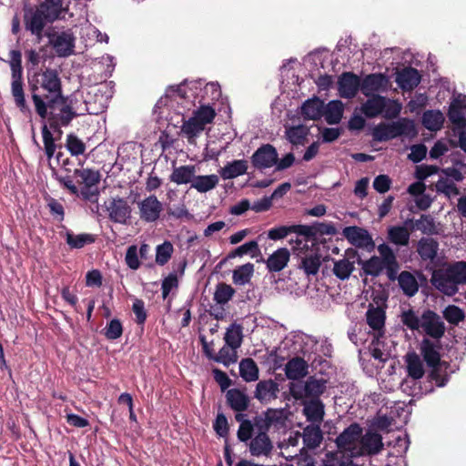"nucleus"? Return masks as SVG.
<instances>
[{
    "label": "nucleus",
    "mask_w": 466,
    "mask_h": 466,
    "mask_svg": "<svg viewBox=\"0 0 466 466\" xmlns=\"http://www.w3.org/2000/svg\"><path fill=\"white\" fill-rule=\"evenodd\" d=\"M27 84L35 113L42 120L46 119L48 109L67 105L57 69L45 67L28 74Z\"/></svg>",
    "instance_id": "1"
},
{
    "label": "nucleus",
    "mask_w": 466,
    "mask_h": 466,
    "mask_svg": "<svg viewBox=\"0 0 466 466\" xmlns=\"http://www.w3.org/2000/svg\"><path fill=\"white\" fill-rule=\"evenodd\" d=\"M66 11L63 0H44L35 7H26L23 15L25 29L39 43L44 37L46 26L63 19Z\"/></svg>",
    "instance_id": "2"
},
{
    "label": "nucleus",
    "mask_w": 466,
    "mask_h": 466,
    "mask_svg": "<svg viewBox=\"0 0 466 466\" xmlns=\"http://www.w3.org/2000/svg\"><path fill=\"white\" fill-rule=\"evenodd\" d=\"M401 323L410 330H422L429 337L440 340L445 334V324L441 317L435 311L427 309L420 312L412 308L402 310Z\"/></svg>",
    "instance_id": "3"
},
{
    "label": "nucleus",
    "mask_w": 466,
    "mask_h": 466,
    "mask_svg": "<svg viewBox=\"0 0 466 466\" xmlns=\"http://www.w3.org/2000/svg\"><path fill=\"white\" fill-rule=\"evenodd\" d=\"M431 284L439 291L447 296H453L458 292V285L466 283V262L457 261L444 269L432 272Z\"/></svg>",
    "instance_id": "4"
},
{
    "label": "nucleus",
    "mask_w": 466,
    "mask_h": 466,
    "mask_svg": "<svg viewBox=\"0 0 466 466\" xmlns=\"http://www.w3.org/2000/svg\"><path fill=\"white\" fill-rule=\"evenodd\" d=\"M9 66L11 69V93L17 108L26 116L32 115L28 106L23 83L22 53L20 50L13 49L9 52Z\"/></svg>",
    "instance_id": "5"
},
{
    "label": "nucleus",
    "mask_w": 466,
    "mask_h": 466,
    "mask_svg": "<svg viewBox=\"0 0 466 466\" xmlns=\"http://www.w3.org/2000/svg\"><path fill=\"white\" fill-rule=\"evenodd\" d=\"M415 126L412 120L401 118L391 123L381 122L372 129V137L375 141L385 142L400 136H414Z\"/></svg>",
    "instance_id": "6"
},
{
    "label": "nucleus",
    "mask_w": 466,
    "mask_h": 466,
    "mask_svg": "<svg viewBox=\"0 0 466 466\" xmlns=\"http://www.w3.org/2000/svg\"><path fill=\"white\" fill-rule=\"evenodd\" d=\"M47 46H51L58 57H68L75 53L76 36L71 29L56 32L53 27L44 30Z\"/></svg>",
    "instance_id": "7"
},
{
    "label": "nucleus",
    "mask_w": 466,
    "mask_h": 466,
    "mask_svg": "<svg viewBox=\"0 0 466 466\" xmlns=\"http://www.w3.org/2000/svg\"><path fill=\"white\" fill-rule=\"evenodd\" d=\"M76 116L77 113L67 104L48 109L45 121H48L50 128L60 137L63 133L61 128L67 127Z\"/></svg>",
    "instance_id": "8"
},
{
    "label": "nucleus",
    "mask_w": 466,
    "mask_h": 466,
    "mask_svg": "<svg viewBox=\"0 0 466 466\" xmlns=\"http://www.w3.org/2000/svg\"><path fill=\"white\" fill-rule=\"evenodd\" d=\"M390 247L382 243L378 246L379 256H372L367 260H362L359 258V265L361 266L363 274L366 276L379 277L385 267V253H389Z\"/></svg>",
    "instance_id": "9"
},
{
    "label": "nucleus",
    "mask_w": 466,
    "mask_h": 466,
    "mask_svg": "<svg viewBox=\"0 0 466 466\" xmlns=\"http://www.w3.org/2000/svg\"><path fill=\"white\" fill-rule=\"evenodd\" d=\"M342 235L355 248L370 251L375 247L370 234L363 228L358 226L346 227L342 230Z\"/></svg>",
    "instance_id": "10"
},
{
    "label": "nucleus",
    "mask_w": 466,
    "mask_h": 466,
    "mask_svg": "<svg viewBox=\"0 0 466 466\" xmlns=\"http://www.w3.org/2000/svg\"><path fill=\"white\" fill-rule=\"evenodd\" d=\"M250 160L258 170L270 168L278 162L277 149L270 144H264L252 154Z\"/></svg>",
    "instance_id": "11"
},
{
    "label": "nucleus",
    "mask_w": 466,
    "mask_h": 466,
    "mask_svg": "<svg viewBox=\"0 0 466 466\" xmlns=\"http://www.w3.org/2000/svg\"><path fill=\"white\" fill-rule=\"evenodd\" d=\"M362 432L363 430L359 423H351L336 438L335 442L338 449L349 453L353 452L350 446L360 440Z\"/></svg>",
    "instance_id": "12"
},
{
    "label": "nucleus",
    "mask_w": 466,
    "mask_h": 466,
    "mask_svg": "<svg viewBox=\"0 0 466 466\" xmlns=\"http://www.w3.org/2000/svg\"><path fill=\"white\" fill-rule=\"evenodd\" d=\"M360 89V78L352 72L342 73L338 80V91L342 98L351 99Z\"/></svg>",
    "instance_id": "13"
},
{
    "label": "nucleus",
    "mask_w": 466,
    "mask_h": 466,
    "mask_svg": "<svg viewBox=\"0 0 466 466\" xmlns=\"http://www.w3.org/2000/svg\"><path fill=\"white\" fill-rule=\"evenodd\" d=\"M106 209L109 219L115 223L125 225L131 216V208L122 198H113L106 206Z\"/></svg>",
    "instance_id": "14"
},
{
    "label": "nucleus",
    "mask_w": 466,
    "mask_h": 466,
    "mask_svg": "<svg viewBox=\"0 0 466 466\" xmlns=\"http://www.w3.org/2000/svg\"><path fill=\"white\" fill-rule=\"evenodd\" d=\"M389 84L388 76L381 73L367 75L360 80V91L365 96L375 95L374 92L383 91Z\"/></svg>",
    "instance_id": "15"
},
{
    "label": "nucleus",
    "mask_w": 466,
    "mask_h": 466,
    "mask_svg": "<svg viewBox=\"0 0 466 466\" xmlns=\"http://www.w3.org/2000/svg\"><path fill=\"white\" fill-rule=\"evenodd\" d=\"M140 218L146 222H155L159 218L162 204L155 195H151L138 203Z\"/></svg>",
    "instance_id": "16"
},
{
    "label": "nucleus",
    "mask_w": 466,
    "mask_h": 466,
    "mask_svg": "<svg viewBox=\"0 0 466 466\" xmlns=\"http://www.w3.org/2000/svg\"><path fill=\"white\" fill-rule=\"evenodd\" d=\"M279 391V384L273 380H264L258 382L254 391V398L260 403L268 404L277 399Z\"/></svg>",
    "instance_id": "17"
},
{
    "label": "nucleus",
    "mask_w": 466,
    "mask_h": 466,
    "mask_svg": "<svg viewBox=\"0 0 466 466\" xmlns=\"http://www.w3.org/2000/svg\"><path fill=\"white\" fill-rule=\"evenodd\" d=\"M248 448L252 456H268L273 450V444L268 433L258 432V434L249 441Z\"/></svg>",
    "instance_id": "18"
},
{
    "label": "nucleus",
    "mask_w": 466,
    "mask_h": 466,
    "mask_svg": "<svg viewBox=\"0 0 466 466\" xmlns=\"http://www.w3.org/2000/svg\"><path fill=\"white\" fill-rule=\"evenodd\" d=\"M420 75L416 68L405 67L396 75V83L402 90H412L420 83Z\"/></svg>",
    "instance_id": "19"
},
{
    "label": "nucleus",
    "mask_w": 466,
    "mask_h": 466,
    "mask_svg": "<svg viewBox=\"0 0 466 466\" xmlns=\"http://www.w3.org/2000/svg\"><path fill=\"white\" fill-rule=\"evenodd\" d=\"M360 444L365 453L368 455L379 454L383 450L382 436L372 431H367L361 435Z\"/></svg>",
    "instance_id": "20"
},
{
    "label": "nucleus",
    "mask_w": 466,
    "mask_h": 466,
    "mask_svg": "<svg viewBox=\"0 0 466 466\" xmlns=\"http://www.w3.org/2000/svg\"><path fill=\"white\" fill-rule=\"evenodd\" d=\"M440 348V343L436 344L428 338L422 339L420 350L427 366L438 365L442 361L439 352Z\"/></svg>",
    "instance_id": "21"
},
{
    "label": "nucleus",
    "mask_w": 466,
    "mask_h": 466,
    "mask_svg": "<svg viewBox=\"0 0 466 466\" xmlns=\"http://www.w3.org/2000/svg\"><path fill=\"white\" fill-rule=\"evenodd\" d=\"M309 373L307 361L300 357L289 360L285 366V374L289 380H299Z\"/></svg>",
    "instance_id": "22"
},
{
    "label": "nucleus",
    "mask_w": 466,
    "mask_h": 466,
    "mask_svg": "<svg viewBox=\"0 0 466 466\" xmlns=\"http://www.w3.org/2000/svg\"><path fill=\"white\" fill-rule=\"evenodd\" d=\"M324 114V102L314 96L307 99L301 106V115L307 120H319Z\"/></svg>",
    "instance_id": "23"
},
{
    "label": "nucleus",
    "mask_w": 466,
    "mask_h": 466,
    "mask_svg": "<svg viewBox=\"0 0 466 466\" xmlns=\"http://www.w3.org/2000/svg\"><path fill=\"white\" fill-rule=\"evenodd\" d=\"M361 106V112L368 118L381 115L386 106V97L380 95H371Z\"/></svg>",
    "instance_id": "24"
},
{
    "label": "nucleus",
    "mask_w": 466,
    "mask_h": 466,
    "mask_svg": "<svg viewBox=\"0 0 466 466\" xmlns=\"http://www.w3.org/2000/svg\"><path fill=\"white\" fill-rule=\"evenodd\" d=\"M290 253L287 248H280L274 251L265 261L269 272L281 271L289 261Z\"/></svg>",
    "instance_id": "25"
},
{
    "label": "nucleus",
    "mask_w": 466,
    "mask_h": 466,
    "mask_svg": "<svg viewBox=\"0 0 466 466\" xmlns=\"http://www.w3.org/2000/svg\"><path fill=\"white\" fill-rule=\"evenodd\" d=\"M303 413L311 424L319 425L325 415V406L320 400H309L304 405Z\"/></svg>",
    "instance_id": "26"
},
{
    "label": "nucleus",
    "mask_w": 466,
    "mask_h": 466,
    "mask_svg": "<svg viewBox=\"0 0 466 466\" xmlns=\"http://www.w3.org/2000/svg\"><path fill=\"white\" fill-rule=\"evenodd\" d=\"M226 398L228 406L237 412H243L248 408V396L238 389L228 390Z\"/></svg>",
    "instance_id": "27"
},
{
    "label": "nucleus",
    "mask_w": 466,
    "mask_h": 466,
    "mask_svg": "<svg viewBox=\"0 0 466 466\" xmlns=\"http://www.w3.org/2000/svg\"><path fill=\"white\" fill-rule=\"evenodd\" d=\"M439 242L432 238H421L418 241L417 252L423 261H433L438 255Z\"/></svg>",
    "instance_id": "28"
},
{
    "label": "nucleus",
    "mask_w": 466,
    "mask_h": 466,
    "mask_svg": "<svg viewBox=\"0 0 466 466\" xmlns=\"http://www.w3.org/2000/svg\"><path fill=\"white\" fill-rule=\"evenodd\" d=\"M248 161L245 159L233 160L228 162L225 167L220 168L219 175L223 179H232L247 173Z\"/></svg>",
    "instance_id": "29"
},
{
    "label": "nucleus",
    "mask_w": 466,
    "mask_h": 466,
    "mask_svg": "<svg viewBox=\"0 0 466 466\" xmlns=\"http://www.w3.org/2000/svg\"><path fill=\"white\" fill-rule=\"evenodd\" d=\"M301 437L304 445L310 450L319 447L323 440L322 431L318 424H309L305 427Z\"/></svg>",
    "instance_id": "30"
},
{
    "label": "nucleus",
    "mask_w": 466,
    "mask_h": 466,
    "mask_svg": "<svg viewBox=\"0 0 466 466\" xmlns=\"http://www.w3.org/2000/svg\"><path fill=\"white\" fill-rule=\"evenodd\" d=\"M327 380L320 378L317 379L315 376H310L304 381V391H307V398L310 400H320L319 397L325 392L327 389Z\"/></svg>",
    "instance_id": "31"
},
{
    "label": "nucleus",
    "mask_w": 466,
    "mask_h": 466,
    "mask_svg": "<svg viewBox=\"0 0 466 466\" xmlns=\"http://www.w3.org/2000/svg\"><path fill=\"white\" fill-rule=\"evenodd\" d=\"M406 226H410V230H420L423 234L432 235L436 234V226L433 218L431 215H421L420 219L413 222L412 219H407L405 221Z\"/></svg>",
    "instance_id": "32"
},
{
    "label": "nucleus",
    "mask_w": 466,
    "mask_h": 466,
    "mask_svg": "<svg viewBox=\"0 0 466 466\" xmlns=\"http://www.w3.org/2000/svg\"><path fill=\"white\" fill-rule=\"evenodd\" d=\"M343 104L340 100H331L324 105L325 120L329 125H337L343 116Z\"/></svg>",
    "instance_id": "33"
},
{
    "label": "nucleus",
    "mask_w": 466,
    "mask_h": 466,
    "mask_svg": "<svg viewBox=\"0 0 466 466\" xmlns=\"http://www.w3.org/2000/svg\"><path fill=\"white\" fill-rule=\"evenodd\" d=\"M400 289L407 297H413L419 290V283L410 271H401L398 277Z\"/></svg>",
    "instance_id": "34"
},
{
    "label": "nucleus",
    "mask_w": 466,
    "mask_h": 466,
    "mask_svg": "<svg viewBox=\"0 0 466 466\" xmlns=\"http://www.w3.org/2000/svg\"><path fill=\"white\" fill-rule=\"evenodd\" d=\"M353 452H345L338 449L335 452L326 455L323 466H355L353 462Z\"/></svg>",
    "instance_id": "35"
},
{
    "label": "nucleus",
    "mask_w": 466,
    "mask_h": 466,
    "mask_svg": "<svg viewBox=\"0 0 466 466\" xmlns=\"http://www.w3.org/2000/svg\"><path fill=\"white\" fill-rule=\"evenodd\" d=\"M195 166L187 165L175 167L170 175V181L181 185L192 182L195 177Z\"/></svg>",
    "instance_id": "36"
},
{
    "label": "nucleus",
    "mask_w": 466,
    "mask_h": 466,
    "mask_svg": "<svg viewBox=\"0 0 466 466\" xmlns=\"http://www.w3.org/2000/svg\"><path fill=\"white\" fill-rule=\"evenodd\" d=\"M239 374L246 382L258 380V368L251 358L242 359L239 362Z\"/></svg>",
    "instance_id": "37"
},
{
    "label": "nucleus",
    "mask_w": 466,
    "mask_h": 466,
    "mask_svg": "<svg viewBox=\"0 0 466 466\" xmlns=\"http://www.w3.org/2000/svg\"><path fill=\"white\" fill-rule=\"evenodd\" d=\"M444 122V116L439 110H427L422 115V125L431 131L440 130Z\"/></svg>",
    "instance_id": "38"
},
{
    "label": "nucleus",
    "mask_w": 466,
    "mask_h": 466,
    "mask_svg": "<svg viewBox=\"0 0 466 466\" xmlns=\"http://www.w3.org/2000/svg\"><path fill=\"white\" fill-rule=\"evenodd\" d=\"M367 323L369 326L379 331L383 329L385 324V311L380 307H370L366 312Z\"/></svg>",
    "instance_id": "39"
},
{
    "label": "nucleus",
    "mask_w": 466,
    "mask_h": 466,
    "mask_svg": "<svg viewBox=\"0 0 466 466\" xmlns=\"http://www.w3.org/2000/svg\"><path fill=\"white\" fill-rule=\"evenodd\" d=\"M73 176L80 177V183L83 184L84 187H95L101 179L100 172L91 168H75Z\"/></svg>",
    "instance_id": "40"
},
{
    "label": "nucleus",
    "mask_w": 466,
    "mask_h": 466,
    "mask_svg": "<svg viewBox=\"0 0 466 466\" xmlns=\"http://www.w3.org/2000/svg\"><path fill=\"white\" fill-rule=\"evenodd\" d=\"M224 339L226 344L232 350L239 348L243 339L242 326L237 323L230 324L227 329Z\"/></svg>",
    "instance_id": "41"
},
{
    "label": "nucleus",
    "mask_w": 466,
    "mask_h": 466,
    "mask_svg": "<svg viewBox=\"0 0 466 466\" xmlns=\"http://www.w3.org/2000/svg\"><path fill=\"white\" fill-rule=\"evenodd\" d=\"M463 107H465V106L462 105V102L456 98L451 103L448 111L449 120L459 127H466V118L462 112Z\"/></svg>",
    "instance_id": "42"
},
{
    "label": "nucleus",
    "mask_w": 466,
    "mask_h": 466,
    "mask_svg": "<svg viewBox=\"0 0 466 466\" xmlns=\"http://www.w3.org/2000/svg\"><path fill=\"white\" fill-rule=\"evenodd\" d=\"M408 226H392L388 229V238L390 242L399 246H406L410 240Z\"/></svg>",
    "instance_id": "43"
},
{
    "label": "nucleus",
    "mask_w": 466,
    "mask_h": 466,
    "mask_svg": "<svg viewBox=\"0 0 466 466\" xmlns=\"http://www.w3.org/2000/svg\"><path fill=\"white\" fill-rule=\"evenodd\" d=\"M309 134V128L303 125L286 128L285 135L289 142L294 146L304 145Z\"/></svg>",
    "instance_id": "44"
},
{
    "label": "nucleus",
    "mask_w": 466,
    "mask_h": 466,
    "mask_svg": "<svg viewBox=\"0 0 466 466\" xmlns=\"http://www.w3.org/2000/svg\"><path fill=\"white\" fill-rule=\"evenodd\" d=\"M254 273V265L250 262L236 268L233 270L232 279L235 285L243 286L248 283Z\"/></svg>",
    "instance_id": "45"
},
{
    "label": "nucleus",
    "mask_w": 466,
    "mask_h": 466,
    "mask_svg": "<svg viewBox=\"0 0 466 466\" xmlns=\"http://www.w3.org/2000/svg\"><path fill=\"white\" fill-rule=\"evenodd\" d=\"M66 241L71 248L79 249L87 244L94 243L96 241V238L94 235L88 233L74 235L71 231H66Z\"/></svg>",
    "instance_id": "46"
},
{
    "label": "nucleus",
    "mask_w": 466,
    "mask_h": 466,
    "mask_svg": "<svg viewBox=\"0 0 466 466\" xmlns=\"http://www.w3.org/2000/svg\"><path fill=\"white\" fill-rule=\"evenodd\" d=\"M218 183L217 175L195 176L191 187L200 193H206L213 189Z\"/></svg>",
    "instance_id": "47"
},
{
    "label": "nucleus",
    "mask_w": 466,
    "mask_h": 466,
    "mask_svg": "<svg viewBox=\"0 0 466 466\" xmlns=\"http://www.w3.org/2000/svg\"><path fill=\"white\" fill-rule=\"evenodd\" d=\"M354 263L355 261H350L349 258L334 260L332 272L339 279L346 280L355 269Z\"/></svg>",
    "instance_id": "48"
},
{
    "label": "nucleus",
    "mask_w": 466,
    "mask_h": 466,
    "mask_svg": "<svg viewBox=\"0 0 466 466\" xmlns=\"http://www.w3.org/2000/svg\"><path fill=\"white\" fill-rule=\"evenodd\" d=\"M449 366L450 365L447 361H441L438 365L429 366L431 369L429 377L438 387H443L446 385L449 380V375L447 374L446 370Z\"/></svg>",
    "instance_id": "49"
},
{
    "label": "nucleus",
    "mask_w": 466,
    "mask_h": 466,
    "mask_svg": "<svg viewBox=\"0 0 466 466\" xmlns=\"http://www.w3.org/2000/svg\"><path fill=\"white\" fill-rule=\"evenodd\" d=\"M246 254L250 255L251 258H257L258 256L261 257V251L256 240L246 242L243 245L238 247L228 255V258L242 257Z\"/></svg>",
    "instance_id": "50"
},
{
    "label": "nucleus",
    "mask_w": 466,
    "mask_h": 466,
    "mask_svg": "<svg viewBox=\"0 0 466 466\" xmlns=\"http://www.w3.org/2000/svg\"><path fill=\"white\" fill-rule=\"evenodd\" d=\"M408 374L414 380H420L424 375V369L420 357L416 353L407 356Z\"/></svg>",
    "instance_id": "51"
},
{
    "label": "nucleus",
    "mask_w": 466,
    "mask_h": 466,
    "mask_svg": "<svg viewBox=\"0 0 466 466\" xmlns=\"http://www.w3.org/2000/svg\"><path fill=\"white\" fill-rule=\"evenodd\" d=\"M52 177L55 178L64 188L67 189L71 194L78 196L79 189L73 181V176L70 173L60 175L58 170L49 164Z\"/></svg>",
    "instance_id": "52"
},
{
    "label": "nucleus",
    "mask_w": 466,
    "mask_h": 466,
    "mask_svg": "<svg viewBox=\"0 0 466 466\" xmlns=\"http://www.w3.org/2000/svg\"><path fill=\"white\" fill-rule=\"evenodd\" d=\"M321 265L320 256L318 254L306 255L301 258L299 268H302L308 276L316 275Z\"/></svg>",
    "instance_id": "53"
},
{
    "label": "nucleus",
    "mask_w": 466,
    "mask_h": 466,
    "mask_svg": "<svg viewBox=\"0 0 466 466\" xmlns=\"http://www.w3.org/2000/svg\"><path fill=\"white\" fill-rule=\"evenodd\" d=\"M236 290L228 284L220 282L216 286L214 300L219 305L227 304L234 296Z\"/></svg>",
    "instance_id": "54"
},
{
    "label": "nucleus",
    "mask_w": 466,
    "mask_h": 466,
    "mask_svg": "<svg viewBox=\"0 0 466 466\" xmlns=\"http://www.w3.org/2000/svg\"><path fill=\"white\" fill-rule=\"evenodd\" d=\"M435 187L438 193L443 194L449 198L460 194L456 184L448 177H441L435 184Z\"/></svg>",
    "instance_id": "55"
},
{
    "label": "nucleus",
    "mask_w": 466,
    "mask_h": 466,
    "mask_svg": "<svg viewBox=\"0 0 466 466\" xmlns=\"http://www.w3.org/2000/svg\"><path fill=\"white\" fill-rule=\"evenodd\" d=\"M213 360L218 363H221L226 367L234 364L238 360V355L236 350H232L227 344L223 346L218 353L213 358Z\"/></svg>",
    "instance_id": "56"
},
{
    "label": "nucleus",
    "mask_w": 466,
    "mask_h": 466,
    "mask_svg": "<svg viewBox=\"0 0 466 466\" xmlns=\"http://www.w3.org/2000/svg\"><path fill=\"white\" fill-rule=\"evenodd\" d=\"M385 254L386 255L384 269H386V275L388 279L391 281H394L398 279V271L400 269V265L397 260V257L391 248L390 252Z\"/></svg>",
    "instance_id": "57"
},
{
    "label": "nucleus",
    "mask_w": 466,
    "mask_h": 466,
    "mask_svg": "<svg viewBox=\"0 0 466 466\" xmlns=\"http://www.w3.org/2000/svg\"><path fill=\"white\" fill-rule=\"evenodd\" d=\"M66 147L72 156H79L85 153L86 144L74 133L66 136Z\"/></svg>",
    "instance_id": "58"
},
{
    "label": "nucleus",
    "mask_w": 466,
    "mask_h": 466,
    "mask_svg": "<svg viewBox=\"0 0 466 466\" xmlns=\"http://www.w3.org/2000/svg\"><path fill=\"white\" fill-rule=\"evenodd\" d=\"M102 333L109 340L119 339L123 334V326L120 319H111L102 330Z\"/></svg>",
    "instance_id": "59"
},
{
    "label": "nucleus",
    "mask_w": 466,
    "mask_h": 466,
    "mask_svg": "<svg viewBox=\"0 0 466 466\" xmlns=\"http://www.w3.org/2000/svg\"><path fill=\"white\" fill-rule=\"evenodd\" d=\"M314 237H315V245L317 244H325L326 239H322L318 241L317 236H324V235H329L334 236L338 233V230L336 227L333 225V223H325V222H314Z\"/></svg>",
    "instance_id": "60"
},
{
    "label": "nucleus",
    "mask_w": 466,
    "mask_h": 466,
    "mask_svg": "<svg viewBox=\"0 0 466 466\" xmlns=\"http://www.w3.org/2000/svg\"><path fill=\"white\" fill-rule=\"evenodd\" d=\"M174 248L171 242L165 241L158 245L156 249V262L160 266H164L170 259Z\"/></svg>",
    "instance_id": "61"
},
{
    "label": "nucleus",
    "mask_w": 466,
    "mask_h": 466,
    "mask_svg": "<svg viewBox=\"0 0 466 466\" xmlns=\"http://www.w3.org/2000/svg\"><path fill=\"white\" fill-rule=\"evenodd\" d=\"M205 128V126L196 117L192 116L188 120L184 121L181 130L185 133L188 137H193L202 132Z\"/></svg>",
    "instance_id": "62"
},
{
    "label": "nucleus",
    "mask_w": 466,
    "mask_h": 466,
    "mask_svg": "<svg viewBox=\"0 0 466 466\" xmlns=\"http://www.w3.org/2000/svg\"><path fill=\"white\" fill-rule=\"evenodd\" d=\"M443 318L451 324L458 325L465 318L464 311L455 305H449L443 310Z\"/></svg>",
    "instance_id": "63"
},
{
    "label": "nucleus",
    "mask_w": 466,
    "mask_h": 466,
    "mask_svg": "<svg viewBox=\"0 0 466 466\" xmlns=\"http://www.w3.org/2000/svg\"><path fill=\"white\" fill-rule=\"evenodd\" d=\"M194 116L206 126L213 121L216 112L210 106H202L194 113Z\"/></svg>",
    "instance_id": "64"
}]
</instances>
